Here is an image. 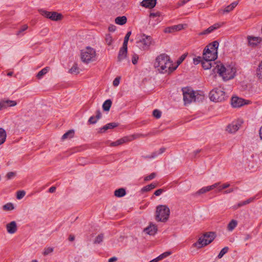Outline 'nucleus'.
Instances as JSON below:
<instances>
[{
	"label": "nucleus",
	"mask_w": 262,
	"mask_h": 262,
	"mask_svg": "<svg viewBox=\"0 0 262 262\" xmlns=\"http://www.w3.org/2000/svg\"><path fill=\"white\" fill-rule=\"evenodd\" d=\"M160 15H161V13L159 11H157L155 12L150 13L149 14V17L154 18V17H159Z\"/></svg>",
	"instance_id": "nucleus-51"
},
{
	"label": "nucleus",
	"mask_w": 262,
	"mask_h": 262,
	"mask_svg": "<svg viewBox=\"0 0 262 262\" xmlns=\"http://www.w3.org/2000/svg\"><path fill=\"white\" fill-rule=\"evenodd\" d=\"M98 120L101 117V113L99 111H97L96 116H95Z\"/></svg>",
	"instance_id": "nucleus-58"
},
{
	"label": "nucleus",
	"mask_w": 262,
	"mask_h": 262,
	"mask_svg": "<svg viewBox=\"0 0 262 262\" xmlns=\"http://www.w3.org/2000/svg\"><path fill=\"white\" fill-rule=\"evenodd\" d=\"M253 200V199H252V198L249 199L248 200H247L245 201H244L243 204L244 205H247V204L250 203V202H252Z\"/></svg>",
	"instance_id": "nucleus-59"
},
{
	"label": "nucleus",
	"mask_w": 262,
	"mask_h": 262,
	"mask_svg": "<svg viewBox=\"0 0 262 262\" xmlns=\"http://www.w3.org/2000/svg\"><path fill=\"white\" fill-rule=\"evenodd\" d=\"M256 76L259 80L262 81V60L258 65L256 71Z\"/></svg>",
	"instance_id": "nucleus-30"
},
{
	"label": "nucleus",
	"mask_w": 262,
	"mask_h": 262,
	"mask_svg": "<svg viewBox=\"0 0 262 262\" xmlns=\"http://www.w3.org/2000/svg\"><path fill=\"white\" fill-rule=\"evenodd\" d=\"M228 250V248L227 247L224 248L220 252L218 257L219 258H222L223 255L226 254Z\"/></svg>",
	"instance_id": "nucleus-48"
},
{
	"label": "nucleus",
	"mask_w": 262,
	"mask_h": 262,
	"mask_svg": "<svg viewBox=\"0 0 262 262\" xmlns=\"http://www.w3.org/2000/svg\"><path fill=\"white\" fill-rule=\"evenodd\" d=\"M158 231L157 225L155 223L149 222L143 229L142 233L145 235L154 236L157 233Z\"/></svg>",
	"instance_id": "nucleus-14"
},
{
	"label": "nucleus",
	"mask_w": 262,
	"mask_h": 262,
	"mask_svg": "<svg viewBox=\"0 0 262 262\" xmlns=\"http://www.w3.org/2000/svg\"><path fill=\"white\" fill-rule=\"evenodd\" d=\"M75 135V131L73 129L68 130L61 137V140L64 141L67 139H70L74 137Z\"/></svg>",
	"instance_id": "nucleus-29"
},
{
	"label": "nucleus",
	"mask_w": 262,
	"mask_h": 262,
	"mask_svg": "<svg viewBox=\"0 0 262 262\" xmlns=\"http://www.w3.org/2000/svg\"><path fill=\"white\" fill-rule=\"evenodd\" d=\"M166 148L165 147H161L155 152L151 153L147 157L149 158H156L158 156L164 153Z\"/></svg>",
	"instance_id": "nucleus-27"
},
{
	"label": "nucleus",
	"mask_w": 262,
	"mask_h": 262,
	"mask_svg": "<svg viewBox=\"0 0 262 262\" xmlns=\"http://www.w3.org/2000/svg\"><path fill=\"white\" fill-rule=\"evenodd\" d=\"M6 229L9 234L13 235L16 233L18 230V225L15 221H11L6 225Z\"/></svg>",
	"instance_id": "nucleus-16"
},
{
	"label": "nucleus",
	"mask_w": 262,
	"mask_h": 262,
	"mask_svg": "<svg viewBox=\"0 0 262 262\" xmlns=\"http://www.w3.org/2000/svg\"><path fill=\"white\" fill-rule=\"evenodd\" d=\"M118 124L115 122L110 123L103 127L100 128L98 130V133L100 134H103L105 133L108 129H113L115 127L118 126Z\"/></svg>",
	"instance_id": "nucleus-23"
},
{
	"label": "nucleus",
	"mask_w": 262,
	"mask_h": 262,
	"mask_svg": "<svg viewBox=\"0 0 262 262\" xmlns=\"http://www.w3.org/2000/svg\"><path fill=\"white\" fill-rule=\"evenodd\" d=\"M53 250H54V248L53 247H46L43 249V250L42 251V254L44 256H47L48 255L51 254L53 252Z\"/></svg>",
	"instance_id": "nucleus-39"
},
{
	"label": "nucleus",
	"mask_w": 262,
	"mask_h": 262,
	"mask_svg": "<svg viewBox=\"0 0 262 262\" xmlns=\"http://www.w3.org/2000/svg\"><path fill=\"white\" fill-rule=\"evenodd\" d=\"M38 12L45 18L53 21L60 22L62 21L64 18L62 13L57 11H49L43 9H40L38 10Z\"/></svg>",
	"instance_id": "nucleus-9"
},
{
	"label": "nucleus",
	"mask_w": 262,
	"mask_h": 262,
	"mask_svg": "<svg viewBox=\"0 0 262 262\" xmlns=\"http://www.w3.org/2000/svg\"><path fill=\"white\" fill-rule=\"evenodd\" d=\"M28 27L27 25H24L23 26L21 27L20 28L18 33H21L24 31H26L28 29Z\"/></svg>",
	"instance_id": "nucleus-56"
},
{
	"label": "nucleus",
	"mask_w": 262,
	"mask_h": 262,
	"mask_svg": "<svg viewBox=\"0 0 262 262\" xmlns=\"http://www.w3.org/2000/svg\"><path fill=\"white\" fill-rule=\"evenodd\" d=\"M164 192V190L163 189H159L155 191L154 194L156 196L160 195Z\"/></svg>",
	"instance_id": "nucleus-55"
},
{
	"label": "nucleus",
	"mask_w": 262,
	"mask_h": 262,
	"mask_svg": "<svg viewBox=\"0 0 262 262\" xmlns=\"http://www.w3.org/2000/svg\"><path fill=\"white\" fill-rule=\"evenodd\" d=\"M98 119L95 116H92L89 119L90 124H95L97 122Z\"/></svg>",
	"instance_id": "nucleus-50"
},
{
	"label": "nucleus",
	"mask_w": 262,
	"mask_h": 262,
	"mask_svg": "<svg viewBox=\"0 0 262 262\" xmlns=\"http://www.w3.org/2000/svg\"><path fill=\"white\" fill-rule=\"evenodd\" d=\"M79 57L81 61L84 64L95 62L97 58L96 50L92 46H85L80 50Z\"/></svg>",
	"instance_id": "nucleus-3"
},
{
	"label": "nucleus",
	"mask_w": 262,
	"mask_h": 262,
	"mask_svg": "<svg viewBox=\"0 0 262 262\" xmlns=\"http://www.w3.org/2000/svg\"><path fill=\"white\" fill-rule=\"evenodd\" d=\"M117 260L116 257H113L108 259V262H116Z\"/></svg>",
	"instance_id": "nucleus-61"
},
{
	"label": "nucleus",
	"mask_w": 262,
	"mask_h": 262,
	"mask_svg": "<svg viewBox=\"0 0 262 262\" xmlns=\"http://www.w3.org/2000/svg\"><path fill=\"white\" fill-rule=\"evenodd\" d=\"M183 100L185 104H188L196 100H202L204 96L193 90L189 88L183 89Z\"/></svg>",
	"instance_id": "nucleus-8"
},
{
	"label": "nucleus",
	"mask_w": 262,
	"mask_h": 262,
	"mask_svg": "<svg viewBox=\"0 0 262 262\" xmlns=\"http://www.w3.org/2000/svg\"><path fill=\"white\" fill-rule=\"evenodd\" d=\"M7 108V106H6V103L4 100H2V101H0V111L3 110V109H5V108Z\"/></svg>",
	"instance_id": "nucleus-53"
},
{
	"label": "nucleus",
	"mask_w": 262,
	"mask_h": 262,
	"mask_svg": "<svg viewBox=\"0 0 262 262\" xmlns=\"http://www.w3.org/2000/svg\"><path fill=\"white\" fill-rule=\"evenodd\" d=\"M55 190V187H52L49 189V192L51 193L54 192Z\"/></svg>",
	"instance_id": "nucleus-64"
},
{
	"label": "nucleus",
	"mask_w": 262,
	"mask_h": 262,
	"mask_svg": "<svg viewBox=\"0 0 262 262\" xmlns=\"http://www.w3.org/2000/svg\"><path fill=\"white\" fill-rule=\"evenodd\" d=\"M186 55L185 54L182 55L177 61L176 63L173 62V66L176 67V70L177 69L178 66L184 61L186 58Z\"/></svg>",
	"instance_id": "nucleus-38"
},
{
	"label": "nucleus",
	"mask_w": 262,
	"mask_h": 262,
	"mask_svg": "<svg viewBox=\"0 0 262 262\" xmlns=\"http://www.w3.org/2000/svg\"><path fill=\"white\" fill-rule=\"evenodd\" d=\"M126 194V190L123 188L116 189L114 191V195L117 198H121L125 196Z\"/></svg>",
	"instance_id": "nucleus-31"
},
{
	"label": "nucleus",
	"mask_w": 262,
	"mask_h": 262,
	"mask_svg": "<svg viewBox=\"0 0 262 262\" xmlns=\"http://www.w3.org/2000/svg\"><path fill=\"white\" fill-rule=\"evenodd\" d=\"M50 70L49 67H46L42 69L40 71H39L36 75V77L38 79H41L43 76L46 75Z\"/></svg>",
	"instance_id": "nucleus-35"
},
{
	"label": "nucleus",
	"mask_w": 262,
	"mask_h": 262,
	"mask_svg": "<svg viewBox=\"0 0 262 262\" xmlns=\"http://www.w3.org/2000/svg\"><path fill=\"white\" fill-rule=\"evenodd\" d=\"M156 187V185L154 184H150L149 185H148L147 186H145V187H143L141 189V192L142 193H144L146 192H148L152 189H154Z\"/></svg>",
	"instance_id": "nucleus-37"
},
{
	"label": "nucleus",
	"mask_w": 262,
	"mask_h": 262,
	"mask_svg": "<svg viewBox=\"0 0 262 262\" xmlns=\"http://www.w3.org/2000/svg\"><path fill=\"white\" fill-rule=\"evenodd\" d=\"M228 97L227 92L224 88L219 86L212 90L209 93L211 101L215 102H222Z\"/></svg>",
	"instance_id": "nucleus-7"
},
{
	"label": "nucleus",
	"mask_w": 262,
	"mask_h": 262,
	"mask_svg": "<svg viewBox=\"0 0 262 262\" xmlns=\"http://www.w3.org/2000/svg\"><path fill=\"white\" fill-rule=\"evenodd\" d=\"M212 60H204L202 61V66L204 70H208L212 69L210 76L213 77V68L215 62H212Z\"/></svg>",
	"instance_id": "nucleus-20"
},
{
	"label": "nucleus",
	"mask_w": 262,
	"mask_h": 262,
	"mask_svg": "<svg viewBox=\"0 0 262 262\" xmlns=\"http://www.w3.org/2000/svg\"><path fill=\"white\" fill-rule=\"evenodd\" d=\"M252 102L249 100L244 99L237 96H233L230 101V104L233 108H240L245 105H250Z\"/></svg>",
	"instance_id": "nucleus-13"
},
{
	"label": "nucleus",
	"mask_w": 262,
	"mask_h": 262,
	"mask_svg": "<svg viewBox=\"0 0 262 262\" xmlns=\"http://www.w3.org/2000/svg\"><path fill=\"white\" fill-rule=\"evenodd\" d=\"M131 35V32H128L124 38V42L123 43V46H127V43L128 41L129 38Z\"/></svg>",
	"instance_id": "nucleus-45"
},
{
	"label": "nucleus",
	"mask_w": 262,
	"mask_h": 262,
	"mask_svg": "<svg viewBox=\"0 0 262 262\" xmlns=\"http://www.w3.org/2000/svg\"><path fill=\"white\" fill-rule=\"evenodd\" d=\"M26 194L25 191L22 190V191H18L17 192V199L18 200L21 199L23 198L24 197V196Z\"/></svg>",
	"instance_id": "nucleus-47"
},
{
	"label": "nucleus",
	"mask_w": 262,
	"mask_h": 262,
	"mask_svg": "<svg viewBox=\"0 0 262 262\" xmlns=\"http://www.w3.org/2000/svg\"><path fill=\"white\" fill-rule=\"evenodd\" d=\"M137 43L142 50H147L154 44V40L150 35L141 34L138 36Z\"/></svg>",
	"instance_id": "nucleus-10"
},
{
	"label": "nucleus",
	"mask_w": 262,
	"mask_h": 262,
	"mask_svg": "<svg viewBox=\"0 0 262 262\" xmlns=\"http://www.w3.org/2000/svg\"><path fill=\"white\" fill-rule=\"evenodd\" d=\"M139 59V56L137 54H134L132 58V62L134 64H136L137 63Z\"/></svg>",
	"instance_id": "nucleus-49"
},
{
	"label": "nucleus",
	"mask_w": 262,
	"mask_h": 262,
	"mask_svg": "<svg viewBox=\"0 0 262 262\" xmlns=\"http://www.w3.org/2000/svg\"><path fill=\"white\" fill-rule=\"evenodd\" d=\"M113 37L110 34H107L105 36V42L106 45L111 46L113 42Z\"/></svg>",
	"instance_id": "nucleus-36"
},
{
	"label": "nucleus",
	"mask_w": 262,
	"mask_h": 262,
	"mask_svg": "<svg viewBox=\"0 0 262 262\" xmlns=\"http://www.w3.org/2000/svg\"><path fill=\"white\" fill-rule=\"evenodd\" d=\"M214 189V186L213 185L207 186L203 187L200 189L198 191L196 192L195 194L197 195H200L203 194H205L208 192H209Z\"/></svg>",
	"instance_id": "nucleus-26"
},
{
	"label": "nucleus",
	"mask_w": 262,
	"mask_h": 262,
	"mask_svg": "<svg viewBox=\"0 0 262 262\" xmlns=\"http://www.w3.org/2000/svg\"><path fill=\"white\" fill-rule=\"evenodd\" d=\"M215 237L216 234L214 232H206L199 237L197 241L193 244V247L197 249H202L212 243Z\"/></svg>",
	"instance_id": "nucleus-6"
},
{
	"label": "nucleus",
	"mask_w": 262,
	"mask_h": 262,
	"mask_svg": "<svg viewBox=\"0 0 262 262\" xmlns=\"http://www.w3.org/2000/svg\"><path fill=\"white\" fill-rule=\"evenodd\" d=\"M112 101L110 99L106 100L104 101L102 105V108L104 111L108 112L110 111V108L112 106Z\"/></svg>",
	"instance_id": "nucleus-34"
},
{
	"label": "nucleus",
	"mask_w": 262,
	"mask_h": 262,
	"mask_svg": "<svg viewBox=\"0 0 262 262\" xmlns=\"http://www.w3.org/2000/svg\"><path fill=\"white\" fill-rule=\"evenodd\" d=\"M237 4L238 3L236 2H234L225 8L219 9V13L223 15L229 13L233 10V9L237 6Z\"/></svg>",
	"instance_id": "nucleus-19"
},
{
	"label": "nucleus",
	"mask_w": 262,
	"mask_h": 262,
	"mask_svg": "<svg viewBox=\"0 0 262 262\" xmlns=\"http://www.w3.org/2000/svg\"><path fill=\"white\" fill-rule=\"evenodd\" d=\"M161 112L159 110H155L152 112V115L156 118H160L161 116Z\"/></svg>",
	"instance_id": "nucleus-44"
},
{
	"label": "nucleus",
	"mask_w": 262,
	"mask_h": 262,
	"mask_svg": "<svg viewBox=\"0 0 262 262\" xmlns=\"http://www.w3.org/2000/svg\"><path fill=\"white\" fill-rule=\"evenodd\" d=\"M233 188H230L229 189L227 190H226L225 191V193H231L233 191Z\"/></svg>",
	"instance_id": "nucleus-63"
},
{
	"label": "nucleus",
	"mask_w": 262,
	"mask_h": 262,
	"mask_svg": "<svg viewBox=\"0 0 262 262\" xmlns=\"http://www.w3.org/2000/svg\"><path fill=\"white\" fill-rule=\"evenodd\" d=\"M121 77L120 76L116 77L113 81V85L114 87H117L120 83Z\"/></svg>",
	"instance_id": "nucleus-42"
},
{
	"label": "nucleus",
	"mask_w": 262,
	"mask_h": 262,
	"mask_svg": "<svg viewBox=\"0 0 262 262\" xmlns=\"http://www.w3.org/2000/svg\"><path fill=\"white\" fill-rule=\"evenodd\" d=\"M156 177V173H151L149 175L146 176L144 178V180L145 181H148L154 179Z\"/></svg>",
	"instance_id": "nucleus-46"
},
{
	"label": "nucleus",
	"mask_w": 262,
	"mask_h": 262,
	"mask_svg": "<svg viewBox=\"0 0 262 262\" xmlns=\"http://www.w3.org/2000/svg\"><path fill=\"white\" fill-rule=\"evenodd\" d=\"M6 137L7 134L6 131L4 129L0 128V145L5 142Z\"/></svg>",
	"instance_id": "nucleus-33"
},
{
	"label": "nucleus",
	"mask_w": 262,
	"mask_h": 262,
	"mask_svg": "<svg viewBox=\"0 0 262 262\" xmlns=\"http://www.w3.org/2000/svg\"><path fill=\"white\" fill-rule=\"evenodd\" d=\"M243 123L244 120L242 119L235 120L226 126L225 131L228 134H234L238 130Z\"/></svg>",
	"instance_id": "nucleus-12"
},
{
	"label": "nucleus",
	"mask_w": 262,
	"mask_h": 262,
	"mask_svg": "<svg viewBox=\"0 0 262 262\" xmlns=\"http://www.w3.org/2000/svg\"><path fill=\"white\" fill-rule=\"evenodd\" d=\"M157 0H143L141 3V5L146 8L151 9L155 7Z\"/></svg>",
	"instance_id": "nucleus-24"
},
{
	"label": "nucleus",
	"mask_w": 262,
	"mask_h": 262,
	"mask_svg": "<svg viewBox=\"0 0 262 262\" xmlns=\"http://www.w3.org/2000/svg\"><path fill=\"white\" fill-rule=\"evenodd\" d=\"M184 28V25L183 24H179L177 25H174L172 26H170L165 28L163 32L165 33H173L176 32L181 31Z\"/></svg>",
	"instance_id": "nucleus-17"
},
{
	"label": "nucleus",
	"mask_w": 262,
	"mask_h": 262,
	"mask_svg": "<svg viewBox=\"0 0 262 262\" xmlns=\"http://www.w3.org/2000/svg\"><path fill=\"white\" fill-rule=\"evenodd\" d=\"M219 43L217 41L206 46L203 52L202 58L204 60H215L217 57Z\"/></svg>",
	"instance_id": "nucleus-5"
},
{
	"label": "nucleus",
	"mask_w": 262,
	"mask_h": 262,
	"mask_svg": "<svg viewBox=\"0 0 262 262\" xmlns=\"http://www.w3.org/2000/svg\"><path fill=\"white\" fill-rule=\"evenodd\" d=\"M170 216V210L166 205H159L155 209V220L158 223H167Z\"/></svg>",
	"instance_id": "nucleus-4"
},
{
	"label": "nucleus",
	"mask_w": 262,
	"mask_h": 262,
	"mask_svg": "<svg viewBox=\"0 0 262 262\" xmlns=\"http://www.w3.org/2000/svg\"><path fill=\"white\" fill-rule=\"evenodd\" d=\"M81 72L79 64L77 62H75L69 69L68 73L72 75H77Z\"/></svg>",
	"instance_id": "nucleus-21"
},
{
	"label": "nucleus",
	"mask_w": 262,
	"mask_h": 262,
	"mask_svg": "<svg viewBox=\"0 0 262 262\" xmlns=\"http://www.w3.org/2000/svg\"><path fill=\"white\" fill-rule=\"evenodd\" d=\"M116 30V27L114 25H111L108 27V30L111 32H115Z\"/></svg>",
	"instance_id": "nucleus-52"
},
{
	"label": "nucleus",
	"mask_w": 262,
	"mask_h": 262,
	"mask_svg": "<svg viewBox=\"0 0 262 262\" xmlns=\"http://www.w3.org/2000/svg\"><path fill=\"white\" fill-rule=\"evenodd\" d=\"M103 238V236L102 235H99L98 236H97L96 237V238L95 239V242L97 243H99L102 241Z\"/></svg>",
	"instance_id": "nucleus-54"
},
{
	"label": "nucleus",
	"mask_w": 262,
	"mask_h": 262,
	"mask_svg": "<svg viewBox=\"0 0 262 262\" xmlns=\"http://www.w3.org/2000/svg\"><path fill=\"white\" fill-rule=\"evenodd\" d=\"M3 209L6 211H11L14 209V205L11 203L6 204L3 206Z\"/></svg>",
	"instance_id": "nucleus-40"
},
{
	"label": "nucleus",
	"mask_w": 262,
	"mask_h": 262,
	"mask_svg": "<svg viewBox=\"0 0 262 262\" xmlns=\"http://www.w3.org/2000/svg\"><path fill=\"white\" fill-rule=\"evenodd\" d=\"M237 69L233 62H216L213 68V77L218 75L224 81L234 78L236 75Z\"/></svg>",
	"instance_id": "nucleus-1"
},
{
	"label": "nucleus",
	"mask_w": 262,
	"mask_h": 262,
	"mask_svg": "<svg viewBox=\"0 0 262 262\" xmlns=\"http://www.w3.org/2000/svg\"><path fill=\"white\" fill-rule=\"evenodd\" d=\"M213 185L214 186V189L216 188L218 192L222 191L223 190L229 187L230 186L229 183H222L220 182L215 183Z\"/></svg>",
	"instance_id": "nucleus-25"
},
{
	"label": "nucleus",
	"mask_w": 262,
	"mask_h": 262,
	"mask_svg": "<svg viewBox=\"0 0 262 262\" xmlns=\"http://www.w3.org/2000/svg\"><path fill=\"white\" fill-rule=\"evenodd\" d=\"M224 24L221 23H215L208 28L199 32L198 35L199 36H204L207 35L213 32L215 30L220 28Z\"/></svg>",
	"instance_id": "nucleus-15"
},
{
	"label": "nucleus",
	"mask_w": 262,
	"mask_h": 262,
	"mask_svg": "<svg viewBox=\"0 0 262 262\" xmlns=\"http://www.w3.org/2000/svg\"><path fill=\"white\" fill-rule=\"evenodd\" d=\"M127 20L125 16H118L115 19V23L118 25L122 26L126 24Z\"/></svg>",
	"instance_id": "nucleus-28"
},
{
	"label": "nucleus",
	"mask_w": 262,
	"mask_h": 262,
	"mask_svg": "<svg viewBox=\"0 0 262 262\" xmlns=\"http://www.w3.org/2000/svg\"><path fill=\"white\" fill-rule=\"evenodd\" d=\"M247 40L248 45L252 47H255L258 46L262 41L261 37L253 36H248Z\"/></svg>",
	"instance_id": "nucleus-18"
},
{
	"label": "nucleus",
	"mask_w": 262,
	"mask_h": 262,
	"mask_svg": "<svg viewBox=\"0 0 262 262\" xmlns=\"http://www.w3.org/2000/svg\"><path fill=\"white\" fill-rule=\"evenodd\" d=\"M141 137H142V135L141 134H134L129 136H125L115 141L111 142L110 144V146H118L123 144L133 141Z\"/></svg>",
	"instance_id": "nucleus-11"
},
{
	"label": "nucleus",
	"mask_w": 262,
	"mask_h": 262,
	"mask_svg": "<svg viewBox=\"0 0 262 262\" xmlns=\"http://www.w3.org/2000/svg\"><path fill=\"white\" fill-rule=\"evenodd\" d=\"M259 135L260 139L261 140H262V126H261V127L259 129Z\"/></svg>",
	"instance_id": "nucleus-62"
},
{
	"label": "nucleus",
	"mask_w": 262,
	"mask_h": 262,
	"mask_svg": "<svg viewBox=\"0 0 262 262\" xmlns=\"http://www.w3.org/2000/svg\"><path fill=\"white\" fill-rule=\"evenodd\" d=\"M203 60L202 57L201 56H196L193 59V63L195 65L198 64L200 63H202V61Z\"/></svg>",
	"instance_id": "nucleus-43"
},
{
	"label": "nucleus",
	"mask_w": 262,
	"mask_h": 262,
	"mask_svg": "<svg viewBox=\"0 0 262 262\" xmlns=\"http://www.w3.org/2000/svg\"><path fill=\"white\" fill-rule=\"evenodd\" d=\"M15 176V173L13 172H9L8 174H7V177L9 178V179H10L12 177H13L14 176Z\"/></svg>",
	"instance_id": "nucleus-60"
},
{
	"label": "nucleus",
	"mask_w": 262,
	"mask_h": 262,
	"mask_svg": "<svg viewBox=\"0 0 262 262\" xmlns=\"http://www.w3.org/2000/svg\"><path fill=\"white\" fill-rule=\"evenodd\" d=\"M154 67L159 73L170 75L176 70L173 61L166 54L158 55L154 62Z\"/></svg>",
	"instance_id": "nucleus-2"
},
{
	"label": "nucleus",
	"mask_w": 262,
	"mask_h": 262,
	"mask_svg": "<svg viewBox=\"0 0 262 262\" xmlns=\"http://www.w3.org/2000/svg\"><path fill=\"white\" fill-rule=\"evenodd\" d=\"M237 225V222L235 220H232L227 225V230L232 231Z\"/></svg>",
	"instance_id": "nucleus-32"
},
{
	"label": "nucleus",
	"mask_w": 262,
	"mask_h": 262,
	"mask_svg": "<svg viewBox=\"0 0 262 262\" xmlns=\"http://www.w3.org/2000/svg\"><path fill=\"white\" fill-rule=\"evenodd\" d=\"M6 106L7 107H13L17 105V102L14 100H4Z\"/></svg>",
	"instance_id": "nucleus-41"
},
{
	"label": "nucleus",
	"mask_w": 262,
	"mask_h": 262,
	"mask_svg": "<svg viewBox=\"0 0 262 262\" xmlns=\"http://www.w3.org/2000/svg\"><path fill=\"white\" fill-rule=\"evenodd\" d=\"M127 55V46H122L118 55V60L121 62L126 58Z\"/></svg>",
	"instance_id": "nucleus-22"
},
{
	"label": "nucleus",
	"mask_w": 262,
	"mask_h": 262,
	"mask_svg": "<svg viewBox=\"0 0 262 262\" xmlns=\"http://www.w3.org/2000/svg\"><path fill=\"white\" fill-rule=\"evenodd\" d=\"M243 205H245L243 204V202H242L241 203H238L236 205L234 206H233V208L234 209H237V208H238L239 207H241V206H242Z\"/></svg>",
	"instance_id": "nucleus-57"
}]
</instances>
